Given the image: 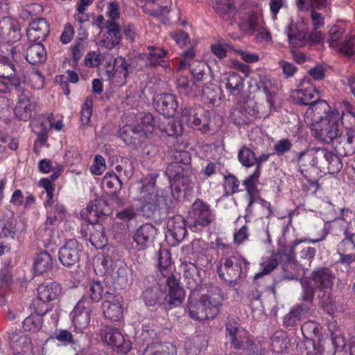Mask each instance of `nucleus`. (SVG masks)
Listing matches in <instances>:
<instances>
[{"instance_id":"f257e3e1","label":"nucleus","mask_w":355,"mask_h":355,"mask_svg":"<svg viewBox=\"0 0 355 355\" xmlns=\"http://www.w3.org/2000/svg\"><path fill=\"white\" fill-rule=\"evenodd\" d=\"M296 162L302 174L304 170L312 166L330 174L338 173L343 167L340 158L326 149H311L301 152L297 154Z\"/></svg>"},{"instance_id":"f03ea898","label":"nucleus","mask_w":355,"mask_h":355,"mask_svg":"<svg viewBox=\"0 0 355 355\" xmlns=\"http://www.w3.org/2000/svg\"><path fill=\"white\" fill-rule=\"evenodd\" d=\"M143 298L146 305L154 306L166 302L173 306L180 304L184 298V292L178 284L177 277L170 275L166 284L155 286L146 289L143 292Z\"/></svg>"},{"instance_id":"7ed1b4c3","label":"nucleus","mask_w":355,"mask_h":355,"mask_svg":"<svg viewBox=\"0 0 355 355\" xmlns=\"http://www.w3.org/2000/svg\"><path fill=\"white\" fill-rule=\"evenodd\" d=\"M221 298L219 295L203 294L193 291L188 299L187 312L194 320L214 318L219 313Z\"/></svg>"},{"instance_id":"20e7f679","label":"nucleus","mask_w":355,"mask_h":355,"mask_svg":"<svg viewBox=\"0 0 355 355\" xmlns=\"http://www.w3.org/2000/svg\"><path fill=\"white\" fill-rule=\"evenodd\" d=\"M175 162L170 164L165 171L171 184L178 187H189L193 184V174L189 164L191 157L185 150L178 151L175 155Z\"/></svg>"},{"instance_id":"39448f33","label":"nucleus","mask_w":355,"mask_h":355,"mask_svg":"<svg viewBox=\"0 0 355 355\" xmlns=\"http://www.w3.org/2000/svg\"><path fill=\"white\" fill-rule=\"evenodd\" d=\"M341 123L339 112L334 109L326 115V119L322 120L313 130L318 139L329 144L341 136Z\"/></svg>"},{"instance_id":"423d86ee","label":"nucleus","mask_w":355,"mask_h":355,"mask_svg":"<svg viewBox=\"0 0 355 355\" xmlns=\"http://www.w3.org/2000/svg\"><path fill=\"white\" fill-rule=\"evenodd\" d=\"M214 220V214L210 206L198 199L192 204L187 216V223L192 231L198 232L209 226Z\"/></svg>"},{"instance_id":"0eeeda50","label":"nucleus","mask_w":355,"mask_h":355,"mask_svg":"<svg viewBox=\"0 0 355 355\" xmlns=\"http://www.w3.org/2000/svg\"><path fill=\"white\" fill-rule=\"evenodd\" d=\"M227 336L230 337L235 349H243V355H263L258 354V348L250 338L248 332L239 327L235 322H229L226 327Z\"/></svg>"},{"instance_id":"6e6552de","label":"nucleus","mask_w":355,"mask_h":355,"mask_svg":"<svg viewBox=\"0 0 355 355\" xmlns=\"http://www.w3.org/2000/svg\"><path fill=\"white\" fill-rule=\"evenodd\" d=\"M139 200L141 203V210L148 217L153 216L154 212L165 204V198L158 193L154 182H141Z\"/></svg>"},{"instance_id":"1a4fd4ad","label":"nucleus","mask_w":355,"mask_h":355,"mask_svg":"<svg viewBox=\"0 0 355 355\" xmlns=\"http://www.w3.org/2000/svg\"><path fill=\"white\" fill-rule=\"evenodd\" d=\"M249 265L243 257H223L217 266V272L222 279L231 282L243 272H246Z\"/></svg>"},{"instance_id":"9d476101","label":"nucleus","mask_w":355,"mask_h":355,"mask_svg":"<svg viewBox=\"0 0 355 355\" xmlns=\"http://www.w3.org/2000/svg\"><path fill=\"white\" fill-rule=\"evenodd\" d=\"M93 302L87 297H83L71 313V321L75 330L82 332L89 324Z\"/></svg>"},{"instance_id":"9b49d317","label":"nucleus","mask_w":355,"mask_h":355,"mask_svg":"<svg viewBox=\"0 0 355 355\" xmlns=\"http://www.w3.org/2000/svg\"><path fill=\"white\" fill-rule=\"evenodd\" d=\"M180 121L204 132L210 130L208 119L205 115V111L200 107H185L182 110Z\"/></svg>"},{"instance_id":"f8f14e48","label":"nucleus","mask_w":355,"mask_h":355,"mask_svg":"<svg viewBox=\"0 0 355 355\" xmlns=\"http://www.w3.org/2000/svg\"><path fill=\"white\" fill-rule=\"evenodd\" d=\"M291 96L297 103L306 105H311L319 98L318 92L308 78H305L298 88L292 92Z\"/></svg>"},{"instance_id":"ddd939ff","label":"nucleus","mask_w":355,"mask_h":355,"mask_svg":"<svg viewBox=\"0 0 355 355\" xmlns=\"http://www.w3.org/2000/svg\"><path fill=\"white\" fill-rule=\"evenodd\" d=\"M102 338L118 353L127 354L132 348L131 343L125 340L123 336L116 328L106 327L102 331Z\"/></svg>"},{"instance_id":"4468645a","label":"nucleus","mask_w":355,"mask_h":355,"mask_svg":"<svg viewBox=\"0 0 355 355\" xmlns=\"http://www.w3.org/2000/svg\"><path fill=\"white\" fill-rule=\"evenodd\" d=\"M333 110L334 109H331L325 101H317L310 105L306 110L304 121L313 129Z\"/></svg>"},{"instance_id":"2eb2a0df","label":"nucleus","mask_w":355,"mask_h":355,"mask_svg":"<svg viewBox=\"0 0 355 355\" xmlns=\"http://www.w3.org/2000/svg\"><path fill=\"white\" fill-rule=\"evenodd\" d=\"M297 6L300 10L311 8V16L314 29L324 24V15L327 12L325 0H297Z\"/></svg>"},{"instance_id":"dca6fc26","label":"nucleus","mask_w":355,"mask_h":355,"mask_svg":"<svg viewBox=\"0 0 355 355\" xmlns=\"http://www.w3.org/2000/svg\"><path fill=\"white\" fill-rule=\"evenodd\" d=\"M105 301L102 304V309L105 316L112 320H119L123 315V297L112 293L105 294Z\"/></svg>"},{"instance_id":"f3484780","label":"nucleus","mask_w":355,"mask_h":355,"mask_svg":"<svg viewBox=\"0 0 355 355\" xmlns=\"http://www.w3.org/2000/svg\"><path fill=\"white\" fill-rule=\"evenodd\" d=\"M80 251V246L78 241L74 239H70L60 248L58 253L59 261L63 266L71 267L79 261Z\"/></svg>"},{"instance_id":"a211bd4d","label":"nucleus","mask_w":355,"mask_h":355,"mask_svg":"<svg viewBox=\"0 0 355 355\" xmlns=\"http://www.w3.org/2000/svg\"><path fill=\"white\" fill-rule=\"evenodd\" d=\"M121 138L129 146L138 148L146 142L148 136L133 125H125L119 131Z\"/></svg>"},{"instance_id":"6ab92c4d","label":"nucleus","mask_w":355,"mask_h":355,"mask_svg":"<svg viewBox=\"0 0 355 355\" xmlns=\"http://www.w3.org/2000/svg\"><path fill=\"white\" fill-rule=\"evenodd\" d=\"M330 38L329 39V45L332 49H337L339 53L347 55H352L355 53V36L351 37L343 45H340L343 39V33L338 31L337 26H333L330 31Z\"/></svg>"},{"instance_id":"aec40b11","label":"nucleus","mask_w":355,"mask_h":355,"mask_svg":"<svg viewBox=\"0 0 355 355\" xmlns=\"http://www.w3.org/2000/svg\"><path fill=\"white\" fill-rule=\"evenodd\" d=\"M110 212V207L103 200L97 199L90 202L89 205L81 211L82 218L87 220L91 225L98 223L100 216L108 215Z\"/></svg>"},{"instance_id":"412c9836","label":"nucleus","mask_w":355,"mask_h":355,"mask_svg":"<svg viewBox=\"0 0 355 355\" xmlns=\"http://www.w3.org/2000/svg\"><path fill=\"white\" fill-rule=\"evenodd\" d=\"M154 106L162 115L171 117L175 115L178 108L175 96L171 94H159L153 98Z\"/></svg>"},{"instance_id":"4be33fe9","label":"nucleus","mask_w":355,"mask_h":355,"mask_svg":"<svg viewBox=\"0 0 355 355\" xmlns=\"http://www.w3.org/2000/svg\"><path fill=\"white\" fill-rule=\"evenodd\" d=\"M157 229L150 224H144L135 232L133 241L137 250H143L150 245L153 242Z\"/></svg>"},{"instance_id":"5701e85b","label":"nucleus","mask_w":355,"mask_h":355,"mask_svg":"<svg viewBox=\"0 0 355 355\" xmlns=\"http://www.w3.org/2000/svg\"><path fill=\"white\" fill-rule=\"evenodd\" d=\"M36 102L33 97L27 93L19 95L17 103L15 107V114L20 120L27 121L35 111Z\"/></svg>"},{"instance_id":"b1692460","label":"nucleus","mask_w":355,"mask_h":355,"mask_svg":"<svg viewBox=\"0 0 355 355\" xmlns=\"http://www.w3.org/2000/svg\"><path fill=\"white\" fill-rule=\"evenodd\" d=\"M0 37L8 42L18 40L20 37L18 22L10 17H3L0 20Z\"/></svg>"},{"instance_id":"393cba45","label":"nucleus","mask_w":355,"mask_h":355,"mask_svg":"<svg viewBox=\"0 0 355 355\" xmlns=\"http://www.w3.org/2000/svg\"><path fill=\"white\" fill-rule=\"evenodd\" d=\"M221 82L227 92L233 96L241 94L244 88L243 78L234 71L224 73Z\"/></svg>"},{"instance_id":"a878e982","label":"nucleus","mask_w":355,"mask_h":355,"mask_svg":"<svg viewBox=\"0 0 355 355\" xmlns=\"http://www.w3.org/2000/svg\"><path fill=\"white\" fill-rule=\"evenodd\" d=\"M49 33V25L43 18L32 21L27 30V37L31 41L41 42Z\"/></svg>"},{"instance_id":"bb28decb","label":"nucleus","mask_w":355,"mask_h":355,"mask_svg":"<svg viewBox=\"0 0 355 355\" xmlns=\"http://www.w3.org/2000/svg\"><path fill=\"white\" fill-rule=\"evenodd\" d=\"M130 64L125 59L119 56L114 60V72L110 76V80L117 86H122L126 83Z\"/></svg>"},{"instance_id":"cd10ccee","label":"nucleus","mask_w":355,"mask_h":355,"mask_svg":"<svg viewBox=\"0 0 355 355\" xmlns=\"http://www.w3.org/2000/svg\"><path fill=\"white\" fill-rule=\"evenodd\" d=\"M184 218L181 216H176L168 221V235L173 238L175 242L183 241L187 233Z\"/></svg>"},{"instance_id":"c85d7f7f","label":"nucleus","mask_w":355,"mask_h":355,"mask_svg":"<svg viewBox=\"0 0 355 355\" xmlns=\"http://www.w3.org/2000/svg\"><path fill=\"white\" fill-rule=\"evenodd\" d=\"M60 291V286L56 282L41 284L37 288L38 297L35 300V304H42V300L50 302L56 299Z\"/></svg>"},{"instance_id":"c756f323","label":"nucleus","mask_w":355,"mask_h":355,"mask_svg":"<svg viewBox=\"0 0 355 355\" xmlns=\"http://www.w3.org/2000/svg\"><path fill=\"white\" fill-rule=\"evenodd\" d=\"M10 347L17 352L15 355L23 354H31L33 347L30 338L23 334L13 333L10 336Z\"/></svg>"},{"instance_id":"7c9ffc66","label":"nucleus","mask_w":355,"mask_h":355,"mask_svg":"<svg viewBox=\"0 0 355 355\" xmlns=\"http://www.w3.org/2000/svg\"><path fill=\"white\" fill-rule=\"evenodd\" d=\"M335 277L327 268L315 271L312 274L314 286L319 289L331 288L334 284Z\"/></svg>"},{"instance_id":"2f4dec72","label":"nucleus","mask_w":355,"mask_h":355,"mask_svg":"<svg viewBox=\"0 0 355 355\" xmlns=\"http://www.w3.org/2000/svg\"><path fill=\"white\" fill-rule=\"evenodd\" d=\"M261 15L258 10L253 11L242 17L240 27L249 34H252L254 31L261 27Z\"/></svg>"},{"instance_id":"473e14b6","label":"nucleus","mask_w":355,"mask_h":355,"mask_svg":"<svg viewBox=\"0 0 355 355\" xmlns=\"http://www.w3.org/2000/svg\"><path fill=\"white\" fill-rule=\"evenodd\" d=\"M88 230L89 231V242L93 246L100 249L107 245V238L102 224L96 223L91 225Z\"/></svg>"},{"instance_id":"72a5a7b5","label":"nucleus","mask_w":355,"mask_h":355,"mask_svg":"<svg viewBox=\"0 0 355 355\" xmlns=\"http://www.w3.org/2000/svg\"><path fill=\"white\" fill-rule=\"evenodd\" d=\"M171 0H150L143 5L145 12L152 16H159L168 12Z\"/></svg>"},{"instance_id":"f704fd0d","label":"nucleus","mask_w":355,"mask_h":355,"mask_svg":"<svg viewBox=\"0 0 355 355\" xmlns=\"http://www.w3.org/2000/svg\"><path fill=\"white\" fill-rule=\"evenodd\" d=\"M121 41V34L119 26L111 23L108 26V31L101 40L100 45L107 49H112Z\"/></svg>"},{"instance_id":"c9c22d12","label":"nucleus","mask_w":355,"mask_h":355,"mask_svg":"<svg viewBox=\"0 0 355 355\" xmlns=\"http://www.w3.org/2000/svg\"><path fill=\"white\" fill-rule=\"evenodd\" d=\"M213 8L225 20L230 19L235 14L233 0H214Z\"/></svg>"},{"instance_id":"e433bc0d","label":"nucleus","mask_w":355,"mask_h":355,"mask_svg":"<svg viewBox=\"0 0 355 355\" xmlns=\"http://www.w3.org/2000/svg\"><path fill=\"white\" fill-rule=\"evenodd\" d=\"M176 88L180 94L189 96H197L201 92L200 87L189 80L186 76H180L178 78Z\"/></svg>"},{"instance_id":"4c0bfd02","label":"nucleus","mask_w":355,"mask_h":355,"mask_svg":"<svg viewBox=\"0 0 355 355\" xmlns=\"http://www.w3.org/2000/svg\"><path fill=\"white\" fill-rule=\"evenodd\" d=\"M46 60V51L41 42L31 44L26 51V60L36 64L44 62Z\"/></svg>"},{"instance_id":"58836bf2","label":"nucleus","mask_w":355,"mask_h":355,"mask_svg":"<svg viewBox=\"0 0 355 355\" xmlns=\"http://www.w3.org/2000/svg\"><path fill=\"white\" fill-rule=\"evenodd\" d=\"M339 143L343 145L344 148V155H351L355 152V129L347 128L346 134L340 136Z\"/></svg>"},{"instance_id":"ea45409f","label":"nucleus","mask_w":355,"mask_h":355,"mask_svg":"<svg viewBox=\"0 0 355 355\" xmlns=\"http://www.w3.org/2000/svg\"><path fill=\"white\" fill-rule=\"evenodd\" d=\"M166 51L162 48L149 46L148 47V61L153 66L160 65L162 67L168 66V62L164 60Z\"/></svg>"},{"instance_id":"a19ab883","label":"nucleus","mask_w":355,"mask_h":355,"mask_svg":"<svg viewBox=\"0 0 355 355\" xmlns=\"http://www.w3.org/2000/svg\"><path fill=\"white\" fill-rule=\"evenodd\" d=\"M289 340L283 331H276L271 338V347L276 353H283L288 347Z\"/></svg>"},{"instance_id":"79ce46f5","label":"nucleus","mask_w":355,"mask_h":355,"mask_svg":"<svg viewBox=\"0 0 355 355\" xmlns=\"http://www.w3.org/2000/svg\"><path fill=\"white\" fill-rule=\"evenodd\" d=\"M159 129L162 135L173 137L180 133L182 126L180 123H178L175 120L170 119L166 116L162 123L159 125Z\"/></svg>"},{"instance_id":"37998d69","label":"nucleus","mask_w":355,"mask_h":355,"mask_svg":"<svg viewBox=\"0 0 355 355\" xmlns=\"http://www.w3.org/2000/svg\"><path fill=\"white\" fill-rule=\"evenodd\" d=\"M53 266V258L50 254L42 252L40 253L35 261V270L38 273H43L48 271L52 268Z\"/></svg>"},{"instance_id":"c03bdc74","label":"nucleus","mask_w":355,"mask_h":355,"mask_svg":"<svg viewBox=\"0 0 355 355\" xmlns=\"http://www.w3.org/2000/svg\"><path fill=\"white\" fill-rule=\"evenodd\" d=\"M307 307L304 305L295 306L285 315L284 323L286 326H293L300 320L302 316L307 311Z\"/></svg>"},{"instance_id":"a18cd8bd","label":"nucleus","mask_w":355,"mask_h":355,"mask_svg":"<svg viewBox=\"0 0 355 355\" xmlns=\"http://www.w3.org/2000/svg\"><path fill=\"white\" fill-rule=\"evenodd\" d=\"M158 268L164 276L171 273V259L170 252L166 249H161L158 253Z\"/></svg>"},{"instance_id":"49530a36","label":"nucleus","mask_w":355,"mask_h":355,"mask_svg":"<svg viewBox=\"0 0 355 355\" xmlns=\"http://www.w3.org/2000/svg\"><path fill=\"white\" fill-rule=\"evenodd\" d=\"M289 43L293 46H302L304 43L305 33L300 31H295V27L291 24L285 31Z\"/></svg>"},{"instance_id":"de8ad7c7","label":"nucleus","mask_w":355,"mask_h":355,"mask_svg":"<svg viewBox=\"0 0 355 355\" xmlns=\"http://www.w3.org/2000/svg\"><path fill=\"white\" fill-rule=\"evenodd\" d=\"M238 159L240 163L246 167L252 166L257 162L254 153L245 146L239 151Z\"/></svg>"},{"instance_id":"09e8293b","label":"nucleus","mask_w":355,"mask_h":355,"mask_svg":"<svg viewBox=\"0 0 355 355\" xmlns=\"http://www.w3.org/2000/svg\"><path fill=\"white\" fill-rule=\"evenodd\" d=\"M349 244H354L353 240L352 238L346 237L340 242L338 250V254L340 257L339 263L347 266H349L350 264L355 263V254H346L340 251L343 250V247Z\"/></svg>"},{"instance_id":"8fccbe9b","label":"nucleus","mask_w":355,"mask_h":355,"mask_svg":"<svg viewBox=\"0 0 355 355\" xmlns=\"http://www.w3.org/2000/svg\"><path fill=\"white\" fill-rule=\"evenodd\" d=\"M42 325V318L40 315L31 314L23 322V328L25 331L38 332Z\"/></svg>"},{"instance_id":"3c124183","label":"nucleus","mask_w":355,"mask_h":355,"mask_svg":"<svg viewBox=\"0 0 355 355\" xmlns=\"http://www.w3.org/2000/svg\"><path fill=\"white\" fill-rule=\"evenodd\" d=\"M87 292L92 302H98L103 297V286L99 281L92 282L88 284Z\"/></svg>"},{"instance_id":"603ef678","label":"nucleus","mask_w":355,"mask_h":355,"mask_svg":"<svg viewBox=\"0 0 355 355\" xmlns=\"http://www.w3.org/2000/svg\"><path fill=\"white\" fill-rule=\"evenodd\" d=\"M106 168L105 158L100 155H97L95 156L93 163L89 167V171L93 175L98 176L105 171Z\"/></svg>"},{"instance_id":"864d4df0","label":"nucleus","mask_w":355,"mask_h":355,"mask_svg":"<svg viewBox=\"0 0 355 355\" xmlns=\"http://www.w3.org/2000/svg\"><path fill=\"white\" fill-rule=\"evenodd\" d=\"M239 181L232 175H229L225 177L224 180V190L225 195L229 196L239 191Z\"/></svg>"},{"instance_id":"5fc2aeb1","label":"nucleus","mask_w":355,"mask_h":355,"mask_svg":"<svg viewBox=\"0 0 355 355\" xmlns=\"http://www.w3.org/2000/svg\"><path fill=\"white\" fill-rule=\"evenodd\" d=\"M64 162L69 165H76L81 162L82 155L76 147H69L64 155Z\"/></svg>"},{"instance_id":"6e6d98bb","label":"nucleus","mask_w":355,"mask_h":355,"mask_svg":"<svg viewBox=\"0 0 355 355\" xmlns=\"http://www.w3.org/2000/svg\"><path fill=\"white\" fill-rule=\"evenodd\" d=\"M93 101L92 98H87L82 106L80 120L83 125H87L92 114Z\"/></svg>"},{"instance_id":"4d7b16f0","label":"nucleus","mask_w":355,"mask_h":355,"mask_svg":"<svg viewBox=\"0 0 355 355\" xmlns=\"http://www.w3.org/2000/svg\"><path fill=\"white\" fill-rule=\"evenodd\" d=\"M281 257V253L278 252L275 254H274L271 258H270L267 263H266V265L263 268V271L261 272L257 273L255 275V278H259L262 277L263 275L269 274L274 269H275L278 264H279V259Z\"/></svg>"},{"instance_id":"13d9d810","label":"nucleus","mask_w":355,"mask_h":355,"mask_svg":"<svg viewBox=\"0 0 355 355\" xmlns=\"http://www.w3.org/2000/svg\"><path fill=\"white\" fill-rule=\"evenodd\" d=\"M139 130L146 133V135L152 134L154 131V118L151 114H146L141 118V123L137 126Z\"/></svg>"},{"instance_id":"bf43d9fd","label":"nucleus","mask_w":355,"mask_h":355,"mask_svg":"<svg viewBox=\"0 0 355 355\" xmlns=\"http://www.w3.org/2000/svg\"><path fill=\"white\" fill-rule=\"evenodd\" d=\"M301 330L305 337L311 338L312 336H318L319 334L320 326L314 321H308L302 325Z\"/></svg>"},{"instance_id":"052dcab7","label":"nucleus","mask_w":355,"mask_h":355,"mask_svg":"<svg viewBox=\"0 0 355 355\" xmlns=\"http://www.w3.org/2000/svg\"><path fill=\"white\" fill-rule=\"evenodd\" d=\"M31 86L35 89H40L44 87V78L38 70H33L28 76Z\"/></svg>"},{"instance_id":"680f3d73","label":"nucleus","mask_w":355,"mask_h":355,"mask_svg":"<svg viewBox=\"0 0 355 355\" xmlns=\"http://www.w3.org/2000/svg\"><path fill=\"white\" fill-rule=\"evenodd\" d=\"M183 275L188 279L187 284H191V280H193V277L198 273L196 266L191 262H185L181 265Z\"/></svg>"},{"instance_id":"e2e57ef3","label":"nucleus","mask_w":355,"mask_h":355,"mask_svg":"<svg viewBox=\"0 0 355 355\" xmlns=\"http://www.w3.org/2000/svg\"><path fill=\"white\" fill-rule=\"evenodd\" d=\"M261 170L257 166L254 172L245 180L243 184L248 193H252L255 189V184L260 176Z\"/></svg>"},{"instance_id":"0e129e2a","label":"nucleus","mask_w":355,"mask_h":355,"mask_svg":"<svg viewBox=\"0 0 355 355\" xmlns=\"http://www.w3.org/2000/svg\"><path fill=\"white\" fill-rule=\"evenodd\" d=\"M191 67V73L194 78L201 80L205 75V68L206 64L205 62L199 61H193Z\"/></svg>"},{"instance_id":"69168bd1","label":"nucleus","mask_w":355,"mask_h":355,"mask_svg":"<svg viewBox=\"0 0 355 355\" xmlns=\"http://www.w3.org/2000/svg\"><path fill=\"white\" fill-rule=\"evenodd\" d=\"M103 184L108 189H113L117 185L121 187V182L114 173H106L103 179Z\"/></svg>"},{"instance_id":"338daca9","label":"nucleus","mask_w":355,"mask_h":355,"mask_svg":"<svg viewBox=\"0 0 355 355\" xmlns=\"http://www.w3.org/2000/svg\"><path fill=\"white\" fill-rule=\"evenodd\" d=\"M101 54L98 51H91L85 58V64L89 67H95L101 63Z\"/></svg>"},{"instance_id":"774afa93","label":"nucleus","mask_w":355,"mask_h":355,"mask_svg":"<svg viewBox=\"0 0 355 355\" xmlns=\"http://www.w3.org/2000/svg\"><path fill=\"white\" fill-rule=\"evenodd\" d=\"M249 236L248 227L246 225L242 226L234 234V243L236 245H241L243 243Z\"/></svg>"}]
</instances>
